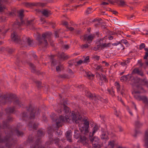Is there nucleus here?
<instances>
[{
    "label": "nucleus",
    "mask_w": 148,
    "mask_h": 148,
    "mask_svg": "<svg viewBox=\"0 0 148 148\" xmlns=\"http://www.w3.org/2000/svg\"><path fill=\"white\" fill-rule=\"evenodd\" d=\"M23 12L24 10H21L19 11L18 14V16L20 18L21 22H20L18 20L15 21L12 25L13 29H19L21 30L22 29L21 27V26L25 24V25L30 29H34V20L32 19L30 21H28L25 23L23 20L24 17Z\"/></svg>",
    "instance_id": "f257e3e1"
},
{
    "label": "nucleus",
    "mask_w": 148,
    "mask_h": 148,
    "mask_svg": "<svg viewBox=\"0 0 148 148\" xmlns=\"http://www.w3.org/2000/svg\"><path fill=\"white\" fill-rule=\"evenodd\" d=\"M26 108L27 112H23L22 115L23 119L25 121L34 119L36 116L39 115L40 113L39 110L34 109L32 105H29Z\"/></svg>",
    "instance_id": "f03ea898"
},
{
    "label": "nucleus",
    "mask_w": 148,
    "mask_h": 148,
    "mask_svg": "<svg viewBox=\"0 0 148 148\" xmlns=\"http://www.w3.org/2000/svg\"><path fill=\"white\" fill-rule=\"evenodd\" d=\"M11 38L12 39L14 42L22 45L27 44L30 47L33 45L34 43L32 40L26 36H24L22 38V40H21L20 37L17 35V34L15 32H14L11 34Z\"/></svg>",
    "instance_id": "7ed1b4c3"
},
{
    "label": "nucleus",
    "mask_w": 148,
    "mask_h": 148,
    "mask_svg": "<svg viewBox=\"0 0 148 148\" xmlns=\"http://www.w3.org/2000/svg\"><path fill=\"white\" fill-rule=\"evenodd\" d=\"M69 118L68 116L64 118L62 116H60L59 119H57L56 117L55 116L54 117H52V120L53 122H56V123L53 125V128L54 131L56 132V134L57 135H61L62 132L59 130L58 129L61 126L62 124V123L64 122L66 120H67Z\"/></svg>",
    "instance_id": "20e7f679"
},
{
    "label": "nucleus",
    "mask_w": 148,
    "mask_h": 148,
    "mask_svg": "<svg viewBox=\"0 0 148 148\" xmlns=\"http://www.w3.org/2000/svg\"><path fill=\"white\" fill-rule=\"evenodd\" d=\"M59 113L61 114L60 113ZM68 113H67L66 114H65L64 112V113H63L62 112V114H64V115H65V117L64 116L62 115H61L59 117H60L61 116H62L65 118H66V117L68 116V118L69 117V119H67L68 120H66L64 122H65L66 121H69H69H70L71 119V121H72V122H73V123L75 122L76 124L79 123V121L80 120H81L82 119V116H81L80 115L79 113L77 111H72L71 113H70V114L69 116H68L67 115V114ZM63 115H64V114H63ZM56 116V117L57 119H59V118H58V116H57L55 114H53L52 115V116H51V119H52V117H54V116Z\"/></svg>",
    "instance_id": "39448f33"
},
{
    "label": "nucleus",
    "mask_w": 148,
    "mask_h": 148,
    "mask_svg": "<svg viewBox=\"0 0 148 148\" xmlns=\"http://www.w3.org/2000/svg\"><path fill=\"white\" fill-rule=\"evenodd\" d=\"M51 32H46L42 34V35H38L37 36L36 40L38 42L39 45L47 47L48 43L47 39H49L51 37Z\"/></svg>",
    "instance_id": "423d86ee"
},
{
    "label": "nucleus",
    "mask_w": 148,
    "mask_h": 148,
    "mask_svg": "<svg viewBox=\"0 0 148 148\" xmlns=\"http://www.w3.org/2000/svg\"><path fill=\"white\" fill-rule=\"evenodd\" d=\"M85 95L89 99L92 101H96L97 99L103 101V99L99 95H96L95 93H92L90 91L86 90L85 92Z\"/></svg>",
    "instance_id": "0eeeda50"
},
{
    "label": "nucleus",
    "mask_w": 148,
    "mask_h": 148,
    "mask_svg": "<svg viewBox=\"0 0 148 148\" xmlns=\"http://www.w3.org/2000/svg\"><path fill=\"white\" fill-rule=\"evenodd\" d=\"M89 139L94 148H101V146L99 144L100 140L98 137L90 135Z\"/></svg>",
    "instance_id": "6e6552de"
},
{
    "label": "nucleus",
    "mask_w": 148,
    "mask_h": 148,
    "mask_svg": "<svg viewBox=\"0 0 148 148\" xmlns=\"http://www.w3.org/2000/svg\"><path fill=\"white\" fill-rule=\"evenodd\" d=\"M60 139L57 137L54 138H50L49 140L46 142V145L48 147L53 144V143L59 148H62V147L59 143Z\"/></svg>",
    "instance_id": "1a4fd4ad"
},
{
    "label": "nucleus",
    "mask_w": 148,
    "mask_h": 148,
    "mask_svg": "<svg viewBox=\"0 0 148 148\" xmlns=\"http://www.w3.org/2000/svg\"><path fill=\"white\" fill-rule=\"evenodd\" d=\"M74 137L76 139H79L77 141L78 143H84L86 142V137L81 135L79 132L77 130L74 131Z\"/></svg>",
    "instance_id": "9d476101"
},
{
    "label": "nucleus",
    "mask_w": 148,
    "mask_h": 148,
    "mask_svg": "<svg viewBox=\"0 0 148 148\" xmlns=\"http://www.w3.org/2000/svg\"><path fill=\"white\" fill-rule=\"evenodd\" d=\"M16 97V96L15 94H6L3 95V99L4 100V101L2 103L5 104L7 102L11 103L12 101H13Z\"/></svg>",
    "instance_id": "9b49d317"
},
{
    "label": "nucleus",
    "mask_w": 148,
    "mask_h": 148,
    "mask_svg": "<svg viewBox=\"0 0 148 148\" xmlns=\"http://www.w3.org/2000/svg\"><path fill=\"white\" fill-rule=\"evenodd\" d=\"M67 104L66 101L64 100L63 104L61 105V108L60 109L58 113H62L63 112V113L64 112L65 114H66L69 112V108L66 106V104Z\"/></svg>",
    "instance_id": "f8f14e48"
},
{
    "label": "nucleus",
    "mask_w": 148,
    "mask_h": 148,
    "mask_svg": "<svg viewBox=\"0 0 148 148\" xmlns=\"http://www.w3.org/2000/svg\"><path fill=\"white\" fill-rule=\"evenodd\" d=\"M101 132L100 137L102 139L104 140H105L109 139V138L108 136L109 134V132L106 128L104 129L102 128L101 129Z\"/></svg>",
    "instance_id": "ddd939ff"
},
{
    "label": "nucleus",
    "mask_w": 148,
    "mask_h": 148,
    "mask_svg": "<svg viewBox=\"0 0 148 148\" xmlns=\"http://www.w3.org/2000/svg\"><path fill=\"white\" fill-rule=\"evenodd\" d=\"M142 125L143 123H140L138 121V120L136 121L135 122V134L134 135V137H136L138 134L140 133V131L139 130H138L137 129L142 126Z\"/></svg>",
    "instance_id": "4468645a"
},
{
    "label": "nucleus",
    "mask_w": 148,
    "mask_h": 148,
    "mask_svg": "<svg viewBox=\"0 0 148 148\" xmlns=\"http://www.w3.org/2000/svg\"><path fill=\"white\" fill-rule=\"evenodd\" d=\"M82 118H83L82 117ZM83 120L84 121V127H83V130H84L85 133H87L88 132V128L89 127V123L88 121L86 119H82L81 120H80L79 121V123H80Z\"/></svg>",
    "instance_id": "2eb2a0df"
},
{
    "label": "nucleus",
    "mask_w": 148,
    "mask_h": 148,
    "mask_svg": "<svg viewBox=\"0 0 148 148\" xmlns=\"http://www.w3.org/2000/svg\"><path fill=\"white\" fill-rule=\"evenodd\" d=\"M104 40V38H101L97 42V44H99L101 49H104L105 47L109 46V45L111 44L110 43H108V44H106L105 42H104L103 41Z\"/></svg>",
    "instance_id": "dca6fc26"
},
{
    "label": "nucleus",
    "mask_w": 148,
    "mask_h": 148,
    "mask_svg": "<svg viewBox=\"0 0 148 148\" xmlns=\"http://www.w3.org/2000/svg\"><path fill=\"white\" fill-rule=\"evenodd\" d=\"M40 142L41 141H40V139L36 140L35 144L34 145L30 146L31 148H45L43 146L39 145Z\"/></svg>",
    "instance_id": "f3484780"
},
{
    "label": "nucleus",
    "mask_w": 148,
    "mask_h": 148,
    "mask_svg": "<svg viewBox=\"0 0 148 148\" xmlns=\"http://www.w3.org/2000/svg\"><path fill=\"white\" fill-rule=\"evenodd\" d=\"M66 138L67 141L71 143L72 141V132L71 130L67 131L65 134Z\"/></svg>",
    "instance_id": "a211bd4d"
},
{
    "label": "nucleus",
    "mask_w": 148,
    "mask_h": 148,
    "mask_svg": "<svg viewBox=\"0 0 148 148\" xmlns=\"http://www.w3.org/2000/svg\"><path fill=\"white\" fill-rule=\"evenodd\" d=\"M144 50L145 55L143 57V59L147 65H148V48H145Z\"/></svg>",
    "instance_id": "6ab92c4d"
},
{
    "label": "nucleus",
    "mask_w": 148,
    "mask_h": 148,
    "mask_svg": "<svg viewBox=\"0 0 148 148\" xmlns=\"http://www.w3.org/2000/svg\"><path fill=\"white\" fill-rule=\"evenodd\" d=\"M115 3L118 4L119 6L123 7L125 6H128L126 2L124 0H115Z\"/></svg>",
    "instance_id": "aec40b11"
},
{
    "label": "nucleus",
    "mask_w": 148,
    "mask_h": 148,
    "mask_svg": "<svg viewBox=\"0 0 148 148\" xmlns=\"http://www.w3.org/2000/svg\"><path fill=\"white\" fill-rule=\"evenodd\" d=\"M93 39V36L92 35H90L88 36H84V40H87L88 43L90 44L92 42V40Z\"/></svg>",
    "instance_id": "412c9836"
},
{
    "label": "nucleus",
    "mask_w": 148,
    "mask_h": 148,
    "mask_svg": "<svg viewBox=\"0 0 148 148\" xmlns=\"http://www.w3.org/2000/svg\"><path fill=\"white\" fill-rule=\"evenodd\" d=\"M137 74L140 75L141 76H144V74L143 72L139 70L138 69H134L132 72V74Z\"/></svg>",
    "instance_id": "4be33fe9"
},
{
    "label": "nucleus",
    "mask_w": 148,
    "mask_h": 148,
    "mask_svg": "<svg viewBox=\"0 0 148 148\" xmlns=\"http://www.w3.org/2000/svg\"><path fill=\"white\" fill-rule=\"evenodd\" d=\"M45 134L43 132L42 130H39L38 131L37 134H36V136L37 137L36 140L38 139H40V141H41L40 139L41 138L44 136Z\"/></svg>",
    "instance_id": "5701e85b"
},
{
    "label": "nucleus",
    "mask_w": 148,
    "mask_h": 148,
    "mask_svg": "<svg viewBox=\"0 0 148 148\" xmlns=\"http://www.w3.org/2000/svg\"><path fill=\"white\" fill-rule=\"evenodd\" d=\"M41 4L39 3H25V5L27 7H32L34 6H37Z\"/></svg>",
    "instance_id": "b1692460"
},
{
    "label": "nucleus",
    "mask_w": 148,
    "mask_h": 148,
    "mask_svg": "<svg viewBox=\"0 0 148 148\" xmlns=\"http://www.w3.org/2000/svg\"><path fill=\"white\" fill-rule=\"evenodd\" d=\"M15 108L14 106L8 107L5 109V112L7 114H9L13 113L15 111Z\"/></svg>",
    "instance_id": "393cba45"
},
{
    "label": "nucleus",
    "mask_w": 148,
    "mask_h": 148,
    "mask_svg": "<svg viewBox=\"0 0 148 148\" xmlns=\"http://www.w3.org/2000/svg\"><path fill=\"white\" fill-rule=\"evenodd\" d=\"M144 138L145 140V146L146 148H148V130L145 132Z\"/></svg>",
    "instance_id": "a878e982"
},
{
    "label": "nucleus",
    "mask_w": 148,
    "mask_h": 148,
    "mask_svg": "<svg viewBox=\"0 0 148 148\" xmlns=\"http://www.w3.org/2000/svg\"><path fill=\"white\" fill-rule=\"evenodd\" d=\"M58 57L60 60H64L68 58L67 56L65 55V54L63 52L60 54H58Z\"/></svg>",
    "instance_id": "bb28decb"
},
{
    "label": "nucleus",
    "mask_w": 148,
    "mask_h": 148,
    "mask_svg": "<svg viewBox=\"0 0 148 148\" xmlns=\"http://www.w3.org/2000/svg\"><path fill=\"white\" fill-rule=\"evenodd\" d=\"M38 126V124L36 123H34L32 125V122H29L28 124V126L29 127V130H31L32 128L33 129H36Z\"/></svg>",
    "instance_id": "cd10ccee"
},
{
    "label": "nucleus",
    "mask_w": 148,
    "mask_h": 148,
    "mask_svg": "<svg viewBox=\"0 0 148 148\" xmlns=\"http://www.w3.org/2000/svg\"><path fill=\"white\" fill-rule=\"evenodd\" d=\"M41 13L45 16H48L49 15L51 14L50 10L48 9H44L41 11Z\"/></svg>",
    "instance_id": "c85d7f7f"
},
{
    "label": "nucleus",
    "mask_w": 148,
    "mask_h": 148,
    "mask_svg": "<svg viewBox=\"0 0 148 148\" xmlns=\"http://www.w3.org/2000/svg\"><path fill=\"white\" fill-rule=\"evenodd\" d=\"M14 104L18 106L19 107H23V103L18 99H16L15 100L14 102Z\"/></svg>",
    "instance_id": "c756f323"
},
{
    "label": "nucleus",
    "mask_w": 148,
    "mask_h": 148,
    "mask_svg": "<svg viewBox=\"0 0 148 148\" xmlns=\"http://www.w3.org/2000/svg\"><path fill=\"white\" fill-rule=\"evenodd\" d=\"M64 68L63 65L60 64H59L58 66H56V70L57 71H60Z\"/></svg>",
    "instance_id": "7c9ffc66"
},
{
    "label": "nucleus",
    "mask_w": 148,
    "mask_h": 148,
    "mask_svg": "<svg viewBox=\"0 0 148 148\" xmlns=\"http://www.w3.org/2000/svg\"><path fill=\"white\" fill-rule=\"evenodd\" d=\"M143 101V102L146 104H148V101L147 97L145 96H142L141 98V101Z\"/></svg>",
    "instance_id": "2f4dec72"
},
{
    "label": "nucleus",
    "mask_w": 148,
    "mask_h": 148,
    "mask_svg": "<svg viewBox=\"0 0 148 148\" xmlns=\"http://www.w3.org/2000/svg\"><path fill=\"white\" fill-rule=\"evenodd\" d=\"M27 143L26 145H27L28 144H31L32 143H34V138L33 137H31L30 136H29L28 138V139H27Z\"/></svg>",
    "instance_id": "473e14b6"
},
{
    "label": "nucleus",
    "mask_w": 148,
    "mask_h": 148,
    "mask_svg": "<svg viewBox=\"0 0 148 148\" xmlns=\"http://www.w3.org/2000/svg\"><path fill=\"white\" fill-rule=\"evenodd\" d=\"M29 65L31 68V71L32 72L34 73L36 72L35 66L32 63H29Z\"/></svg>",
    "instance_id": "72a5a7b5"
},
{
    "label": "nucleus",
    "mask_w": 148,
    "mask_h": 148,
    "mask_svg": "<svg viewBox=\"0 0 148 148\" xmlns=\"http://www.w3.org/2000/svg\"><path fill=\"white\" fill-rule=\"evenodd\" d=\"M99 129L98 126L97 125H95L92 129V136Z\"/></svg>",
    "instance_id": "f704fd0d"
},
{
    "label": "nucleus",
    "mask_w": 148,
    "mask_h": 148,
    "mask_svg": "<svg viewBox=\"0 0 148 148\" xmlns=\"http://www.w3.org/2000/svg\"><path fill=\"white\" fill-rule=\"evenodd\" d=\"M107 93L110 94L112 97H113L115 96L114 91L113 90V89L110 90L108 88L107 89Z\"/></svg>",
    "instance_id": "c9c22d12"
},
{
    "label": "nucleus",
    "mask_w": 148,
    "mask_h": 148,
    "mask_svg": "<svg viewBox=\"0 0 148 148\" xmlns=\"http://www.w3.org/2000/svg\"><path fill=\"white\" fill-rule=\"evenodd\" d=\"M86 75H85L89 79H91L92 78H93L94 76V75L92 74L90 72H86Z\"/></svg>",
    "instance_id": "e433bc0d"
},
{
    "label": "nucleus",
    "mask_w": 148,
    "mask_h": 148,
    "mask_svg": "<svg viewBox=\"0 0 148 148\" xmlns=\"http://www.w3.org/2000/svg\"><path fill=\"white\" fill-rule=\"evenodd\" d=\"M93 12L92 8L91 7H88L86 10L85 13L86 14H88L92 13Z\"/></svg>",
    "instance_id": "4c0bfd02"
},
{
    "label": "nucleus",
    "mask_w": 148,
    "mask_h": 148,
    "mask_svg": "<svg viewBox=\"0 0 148 148\" xmlns=\"http://www.w3.org/2000/svg\"><path fill=\"white\" fill-rule=\"evenodd\" d=\"M100 78L101 80H103L105 82H108V79L106 78V76L102 74H101V78Z\"/></svg>",
    "instance_id": "58836bf2"
},
{
    "label": "nucleus",
    "mask_w": 148,
    "mask_h": 148,
    "mask_svg": "<svg viewBox=\"0 0 148 148\" xmlns=\"http://www.w3.org/2000/svg\"><path fill=\"white\" fill-rule=\"evenodd\" d=\"M88 44V42H86V44L82 45L81 46V48L82 49H86L88 48L90 46Z\"/></svg>",
    "instance_id": "ea45409f"
},
{
    "label": "nucleus",
    "mask_w": 148,
    "mask_h": 148,
    "mask_svg": "<svg viewBox=\"0 0 148 148\" xmlns=\"http://www.w3.org/2000/svg\"><path fill=\"white\" fill-rule=\"evenodd\" d=\"M134 96L135 99H136L138 101H141V96L137 94H135L134 95Z\"/></svg>",
    "instance_id": "a19ab883"
},
{
    "label": "nucleus",
    "mask_w": 148,
    "mask_h": 148,
    "mask_svg": "<svg viewBox=\"0 0 148 148\" xmlns=\"http://www.w3.org/2000/svg\"><path fill=\"white\" fill-rule=\"evenodd\" d=\"M127 18L128 19L132 20L135 18V16L133 14L128 15L127 16Z\"/></svg>",
    "instance_id": "79ce46f5"
},
{
    "label": "nucleus",
    "mask_w": 148,
    "mask_h": 148,
    "mask_svg": "<svg viewBox=\"0 0 148 148\" xmlns=\"http://www.w3.org/2000/svg\"><path fill=\"white\" fill-rule=\"evenodd\" d=\"M145 45L144 43H141L139 45V49L140 50H142L145 48Z\"/></svg>",
    "instance_id": "37998d69"
},
{
    "label": "nucleus",
    "mask_w": 148,
    "mask_h": 148,
    "mask_svg": "<svg viewBox=\"0 0 148 148\" xmlns=\"http://www.w3.org/2000/svg\"><path fill=\"white\" fill-rule=\"evenodd\" d=\"M58 63V61L55 59H53L52 60L51 62L52 65L55 66Z\"/></svg>",
    "instance_id": "c03bdc74"
},
{
    "label": "nucleus",
    "mask_w": 148,
    "mask_h": 148,
    "mask_svg": "<svg viewBox=\"0 0 148 148\" xmlns=\"http://www.w3.org/2000/svg\"><path fill=\"white\" fill-rule=\"evenodd\" d=\"M144 9L142 10V11L145 12H146L148 11V4L146 5L144 7Z\"/></svg>",
    "instance_id": "a18cd8bd"
},
{
    "label": "nucleus",
    "mask_w": 148,
    "mask_h": 148,
    "mask_svg": "<svg viewBox=\"0 0 148 148\" xmlns=\"http://www.w3.org/2000/svg\"><path fill=\"white\" fill-rule=\"evenodd\" d=\"M100 48V47L99 44L93 48V50L94 51H97V50H99Z\"/></svg>",
    "instance_id": "49530a36"
},
{
    "label": "nucleus",
    "mask_w": 148,
    "mask_h": 148,
    "mask_svg": "<svg viewBox=\"0 0 148 148\" xmlns=\"http://www.w3.org/2000/svg\"><path fill=\"white\" fill-rule=\"evenodd\" d=\"M35 82L36 84L37 85L38 87L39 88H40L41 84V82L38 81H36Z\"/></svg>",
    "instance_id": "de8ad7c7"
},
{
    "label": "nucleus",
    "mask_w": 148,
    "mask_h": 148,
    "mask_svg": "<svg viewBox=\"0 0 148 148\" xmlns=\"http://www.w3.org/2000/svg\"><path fill=\"white\" fill-rule=\"evenodd\" d=\"M59 78L64 79L67 78V76L66 74L60 75H59Z\"/></svg>",
    "instance_id": "09e8293b"
},
{
    "label": "nucleus",
    "mask_w": 148,
    "mask_h": 148,
    "mask_svg": "<svg viewBox=\"0 0 148 148\" xmlns=\"http://www.w3.org/2000/svg\"><path fill=\"white\" fill-rule=\"evenodd\" d=\"M89 56H87L84 59V60H83V62H84L85 63L87 62H89Z\"/></svg>",
    "instance_id": "8fccbe9b"
},
{
    "label": "nucleus",
    "mask_w": 148,
    "mask_h": 148,
    "mask_svg": "<svg viewBox=\"0 0 148 148\" xmlns=\"http://www.w3.org/2000/svg\"><path fill=\"white\" fill-rule=\"evenodd\" d=\"M93 58L98 61L100 59V56L97 55H95L93 56Z\"/></svg>",
    "instance_id": "3c124183"
},
{
    "label": "nucleus",
    "mask_w": 148,
    "mask_h": 148,
    "mask_svg": "<svg viewBox=\"0 0 148 148\" xmlns=\"http://www.w3.org/2000/svg\"><path fill=\"white\" fill-rule=\"evenodd\" d=\"M2 5V3L0 2V13L2 12L3 11V8H4V7H3Z\"/></svg>",
    "instance_id": "603ef678"
},
{
    "label": "nucleus",
    "mask_w": 148,
    "mask_h": 148,
    "mask_svg": "<svg viewBox=\"0 0 148 148\" xmlns=\"http://www.w3.org/2000/svg\"><path fill=\"white\" fill-rule=\"evenodd\" d=\"M120 80L122 82L126 81V77H125V75L122 76Z\"/></svg>",
    "instance_id": "864d4df0"
},
{
    "label": "nucleus",
    "mask_w": 148,
    "mask_h": 148,
    "mask_svg": "<svg viewBox=\"0 0 148 148\" xmlns=\"http://www.w3.org/2000/svg\"><path fill=\"white\" fill-rule=\"evenodd\" d=\"M109 145H110L112 148H113L114 147V142L110 141L109 143Z\"/></svg>",
    "instance_id": "5fc2aeb1"
},
{
    "label": "nucleus",
    "mask_w": 148,
    "mask_h": 148,
    "mask_svg": "<svg viewBox=\"0 0 148 148\" xmlns=\"http://www.w3.org/2000/svg\"><path fill=\"white\" fill-rule=\"evenodd\" d=\"M125 91V89H124V88L123 87L122 88L121 90L120 91L121 94L123 96V95H125V93H124Z\"/></svg>",
    "instance_id": "6e6d98bb"
},
{
    "label": "nucleus",
    "mask_w": 148,
    "mask_h": 148,
    "mask_svg": "<svg viewBox=\"0 0 148 148\" xmlns=\"http://www.w3.org/2000/svg\"><path fill=\"white\" fill-rule=\"evenodd\" d=\"M8 14L9 16H13L15 15V13L14 12H10Z\"/></svg>",
    "instance_id": "4d7b16f0"
},
{
    "label": "nucleus",
    "mask_w": 148,
    "mask_h": 148,
    "mask_svg": "<svg viewBox=\"0 0 148 148\" xmlns=\"http://www.w3.org/2000/svg\"><path fill=\"white\" fill-rule=\"evenodd\" d=\"M120 41L121 42V43H123L124 44H126L127 42V40L124 39H122Z\"/></svg>",
    "instance_id": "13d9d810"
},
{
    "label": "nucleus",
    "mask_w": 148,
    "mask_h": 148,
    "mask_svg": "<svg viewBox=\"0 0 148 148\" xmlns=\"http://www.w3.org/2000/svg\"><path fill=\"white\" fill-rule=\"evenodd\" d=\"M119 44H121V42H120V41H117L116 42L112 43V45L113 46H116L117 45H119Z\"/></svg>",
    "instance_id": "bf43d9fd"
},
{
    "label": "nucleus",
    "mask_w": 148,
    "mask_h": 148,
    "mask_svg": "<svg viewBox=\"0 0 148 148\" xmlns=\"http://www.w3.org/2000/svg\"><path fill=\"white\" fill-rule=\"evenodd\" d=\"M70 31H72L74 30V28L72 27H69L68 26L66 27Z\"/></svg>",
    "instance_id": "052dcab7"
},
{
    "label": "nucleus",
    "mask_w": 148,
    "mask_h": 148,
    "mask_svg": "<svg viewBox=\"0 0 148 148\" xmlns=\"http://www.w3.org/2000/svg\"><path fill=\"white\" fill-rule=\"evenodd\" d=\"M121 64L122 66H125L126 68L127 66V64L125 63L124 61L123 62H121Z\"/></svg>",
    "instance_id": "680f3d73"
},
{
    "label": "nucleus",
    "mask_w": 148,
    "mask_h": 148,
    "mask_svg": "<svg viewBox=\"0 0 148 148\" xmlns=\"http://www.w3.org/2000/svg\"><path fill=\"white\" fill-rule=\"evenodd\" d=\"M14 50L11 49H8V52L10 54H11L14 51Z\"/></svg>",
    "instance_id": "e2e57ef3"
},
{
    "label": "nucleus",
    "mask_w": 148,
    "mask_h": 148,
    "mask_svg": "<svg viewBox=\"0 0 148 148\" xmlns=\"http://www.w3.org/2000/svg\"><path fill=\"white\" fill-rule=\"evenodd\" d=\"M107 1L112 4H114L115 3V1H114L113 0H107Z\"/></svg>",
    "instance_id": "0e129e2a"
},
{
    "label": "nucleus",
    "mask_w": 148,
    "mask_h": 148,
    "mask_svg": "<svg viewBox=\"0 0 148 148\" xmlns=\"http://www.w3.org/2000/svg\"><path fill=\"white\" fill-rule=\"evenodd\" d=\"M127 111L132 116L133 115V114L132 112V111H131V110L129 109V108H127Z\"/></svg>",
    "instance_id": "69168bd1"
},
{
    "label": "nucleus",
    "mask_w": 148,
    "mask_h": 148,
    "mask_svg": "<svg viewBox=\"0 0 148 148\" xmlns=\"http://www.w3.org/2000/svg\"><path fill=\"white\" fill-rule=\"evenodd\" d=\"M101 66L100 65H97L96 68V69L97 70H101Z\"/></svg>",
    "instance_id": "338daca9"
},
{
    "label": "nucleus",
    "mask_w": 148,
    "mask_h": 148,
    "mask_svg": "<svg viewBox=\"0 0 148 148\" xmlns=\"http://www.w3.org/2000/svg\"><path fill=\"white\" fill-rule=\"evenodd\" d=\"M125 63L127 64H129L130 62V59H128L127 60H125L124 61Z\"/></svg>",
    "instance_id": "774afa93"
}]
</instances>
